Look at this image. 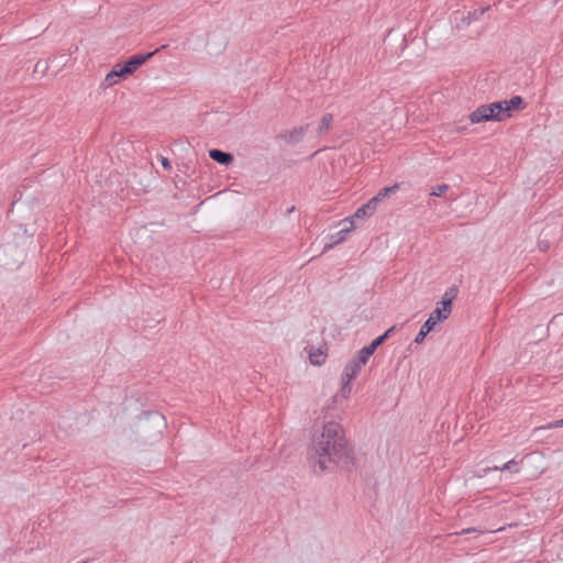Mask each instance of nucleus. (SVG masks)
Wrapping results in <instances>:
<instances>
[{
    "mask_svg": "<svg viewBox=\"0 0 563 563\" xmlns=\"http://www.w3.org/2000/svg\"><path fill=\"white\" fill-rule=\"evenodd\" d=\"M373 354L374 351L372 350V347L366 345L358 351L355 360L364 366Z\"/></svg>",
    "mask_w": 563,
    "mask_h": 563,
    "instance_id": "obj_17",
    "label": "nucleus"
},
{
    "mask_svg": "<svg viewBox=\"0 0 563 563\" xmlns=\"http://www.w3.org/2000/svg\"><path fill=\"white\" fill-rule=\"evenodd\" d=\"M165 426V418L158 412H146L139 420V429L143 432L147 431L150 427H154L156 433L161 434Z\"/></svg>",
    "mask_w": 563,
    "mask_h": 563,
    "instance_id": "obj_3",
    "label": "nucleus"
},
{
    "mask_svg": "<svg viewBox=\"0 0 563 563\" xmlns=\"http://www.w3.org/2000/svg\"><path fill=\"white\" fill-rule=\"evenodd\" d=\"M354 228H356V224H350L349 227L345 225L339 232L331 235L330 242L324 245L322 253H325L327 251L331 250L334 245L343 242L346 238V234Z\"/></svg>",
    "mask_w": 563,
    "mask_h": 563,
    "instance_id": "obj_9",
    "label": "nucleus"
},
{
    "mask_svg": "<svg viewBox=\"0 0 563 563\" xmlns=\"http://www.w3.org/2000/svg\"><path fill=\"white\" fill-rule=\"evenodd\" d=\"M487 10H489V7L477 9L478 18L483 15Z\"/></svg>",
    "mask_w": 563,
    "mask_h": 563,
    "instance_id": "obj_30",
    "label": "nucleus"
},
{
    "mask_svg": "<svg viewBox=\"0 0 563 563\" xmlns=\"http://www.w3.org/2000/svg\"><path fill=\"white\" fill-rule=\"evenodd\" d=\"M471 532H482V530H479L477 528H467V529H463L457 534H466V533H471Z\"/></svg>",
    "mask_w": 563,
    "mask_h": 563,
    "instance_id": "obj_27",
    "label": "nucleus"
},
{
    "mask_svg": "<svg viewBox=\"0 0 563 563\" xmlns=\"http://www.w3.org/2000/svg\"><path fill=\"white\" fill-rule=\"evenodd\" d=\"M118 80H119V78L117 77V73L111 70L107 74L103 85L106 87H110V86H113L114 84H117Z\"/></svg>",
    "mask_w": 563,
    "mask_h": 563,
    "instance_id": "obj_21",
    "label": "nucleus"
},
{
    "mask_svg": "<svg viewBox=\"0 0 563 563\" xmlns=\"http://www.w3.org/2000/svg\"><path fill=\"white\" fill-rule=\"evenodd\" d=\"M478 19L477 10L470 11L466 18H463V21H465L467 24L471 21H475Z\"/></svg>",
    "mask_w": 563,
    "mask_h": 563,
    "instance_id": "obj_25",
    "label": "nucleus"
},
{
    "mask_svg": "<svg viewBox=\"0 0 563 563\" xmlns=\"http://www.w3.org/2000/svg\"><path fill=\"white\" fill-rule=\"evenodd\" d=\"M159 161H161V164L164 167V169H166V170L172 169V164L167 157L161 156Z\"/></svg>",
    "mask_w": 563,
    "mask_h": 563,
    "instance_id": "obj_26",
    "label": "nucleus"
},
{
    "mask_svg": "<svg viewBox=\"0 0 563 563\" xmlns=\"http://www.w3.org/2000/svg\"><path fill=\"white\" fill-rule=\"evenodd\" d=\"M16 252V247L12 245L0 246V266L12 268L16 266L19 261L10 262L7 260L9 254Z\"/></svg>",
    "mask_w": 563,
    "mask_h": 563,
    "instance_id": "obj_13",
    "label": "nucleus"
},
{
    "mask_svg": "<svg viewBox=\"0 0 563 563\" xmlns=\"http://www.w3.org/2000/svg\"><path fill=\"white\" fill-rule=\"evenodd\" d=\"M444 320H446V319L442 318L441 316H437L435 311L433 310L430 313L429 318L421 325L420 331L416 335L415 343H417V344L422 343L424 338L434 329L435 324L438 322H442Z\"/></svg>",
    "mask_w": 563,
    "mask_h": 563,
    "instance_id": "obj_5",
    "label": "nucleus"
},
{
    "mask_svg": "<svg viewBox=\"0 0 563 563\" xmlns=\"http://www.w3.org/2000/svg\"><path fill=\"white\" fill-rule=\"evenodd\" d=\"M472 124H478L487 121H493L494 115L492 114L490 107L487 104L479 106L470 115Z\"/></svg>",
    "mask_w": 563,
    "mask_h": 563,
    "instance_id": "obj_8",
    "label": "nucleus"
},
{
    "mask_svg": "<svg viewBox=\"0 0 563 563\" xmlns=\"http://www.w3.org/2000/svg\"><path fill=\"white\" fill-rule=\"evenodd\" d=\"M327 354L322 349L310 350L309 360L311 364L320 366L325 362Z\"/></svg>",
    "mask_w": 563,
    "mask_h": 563,
    "instance_id": "obj_14",
    "label": "nucleus"
},
{
    "mask_svg": "<svg viewBox=\"0 0 563 563\" xmlns=\"http://www.w3.org/2000/svg\"><path fill=\"white\" fill-rule=\"evenodd\" d=\"M112 70L117 73V77L119 79L120 78H126L128 76L131 75L130 73L125 71V66L123 64H121V63L115 64L113 66Z\"/></svg>",
    "mask_w": 563,
    "mask_h": 563,
    "instance_id": "obj_20",
    "label": "nucleus"
},
{
    "mask_svg": "<svg viewBox=\"0 0 563 563\" xmlns=\"http://www.w3.org/2000/svg\"><path fill=\"white\" fill-rule=\"evenodd\" d=\"M398 189V185H394L391 187H386L379 190L376 197H379V201L386 198L390 192H395Z\"/></svg>",
    "mask_w": 563,
    "mask_h": 563,
    "instance_id": "obj_22",
    "label": "nucleus"
},
{
    "mask_svg": "<svg viewBox=\"0 0 563 563\" xmlns=\"http://www.w3.org/2000/svg\"><path fill=\"white\" fill-rule=\"evenodd\" d=\"M490 107L492 114L494 115L493 121L501 122L508 118H510V113H508V108L505 107L504 101H497L487 104Z\"/></svg>",
    "mask_w": 563,
    "mask_h": 563,
    "instance_id": "obj_10",
    "label": "nucleus"
},
{
    "mask_svg": "<svg viewBox=\"0 0 563 563\" xmlns=\"http://www.w3.org/2000/svg\"><path fill=\"white\" fill-rule=\"evenodd\" d=\"M362 366L363 365L361 363H358L355 358H353L345 365L343 374H342V387H341L340 394L334 396L335 401L339 397H341L343 399L349 398V396L351 394L350 383L357 376Z\"/></svg>",
    "mask_w": 563,
    "mask_h": 563,
    "instance_id": "obj_2",
    "label": "nucleus"
},
{
    "mask_svg": "<svg viewBox=\"0 0 563 563\" xmlns=\"http://www.w3.org/2000/svg\"><path fill=\"white\" fill-rule=\"evenodd\" d=\"M385 342L384 338L382 335L377 336L371 344H368L369 347L375 352L376 349L382 345Z\"/></svg>",
    "mask_w": 563,
    "mask_h": 563,
    "instance_id": "obj_23",
    "label": "nucleus"
},
{
    "mask_svg": "<svg viewBox=\"0 0 563 563\" xmlns=\"http://www.w3.org/2000/svg\"><path fill=\"white\" fill-rule=\"evenodd\" d=\"M309 460L316 474L354 467V452L340 423L329 421L323 424L322 432L312 440Z\"/></svg>",
    "mask_w": 563,
    "mask_h": 563,
    "instance_id": "obj_1",
    "label": "nucleus"
},
{
    "mask_svg": "<svg viewBox=\"0 0 563 563\" xmlns=\"http://www.w3.org/2000/svg\"><path fill=\"white\" fill-rule=\"evenodd\" d=\"M333 122V115L331 113H325L322 115L320 120V124L318 128V134L321 135L324 132L329 131Z\"/></svg>",
    "mask_w": 563,
    "mask_h": 563,
    "instance_id": "obj_16",
    "label": "nucleus"
},
{
    "mask_svg": "<svg viewBox=\"0 0 563 563\" xmlns=\"http://www.w3.org/2000/svg\"><path fill=\"white\" fill-rule=\"evenodd\" d=\"M209 156L210 158H212L214 162L219 163V164H222V165H230L234 157L231 153L229 152H223L221 150H218V148H212L209 151Z\"/></svg>",
    "mask_w": 563,
    "mask_h": 563,
    "instance_id": "obj_11",
    "label": "nucleus"
},
{
    "mask_svg": "<svg viewBox=\"0 0 563 563\" xmlns=\"http://www.w3.org/2000/svg\"><path fill=\"white\" fill-rule=\"evenodd\" d=\"M373 214L374 213L371 210V207L367 203H365L362 207L357 208V210L354 212L352 217L344 219L343 223L355 224V220L366 219Z\"/></svg>",
    "mask_w": 563,
    "mask_h": 563,
    "instance_id": "obj_12",
    "label": "nucleus"
},
{
    "mask_svg": "<svg viewBox=\"0 0 563 563\" xmlns=\"http://www.w3.org/2000/svg\"><path fill=\"white\" fill-rule=\"evenodd\" d=\"M457 295L455 287H450L443 295L439 306L434 309L437 316L448 319L452 311V301Z\"/></svg>",
    "mask_w": 563,
    "mask_h": 563,
    "instance_id": "obj_4",
    "label": "nucleus"
},
{
    "mask_svg": "<svg viewBox=\"0 0 563 563\" xmlns=\"http://www.w3.org/2000/svg\"><path fill=\"white\" fill-rule=\"evenodd\" d=\"M487 10H489V7L477 9L478 18L483 15Z\"/></svg>",
    "mask_w": 563,
    "mask_h": 563,
    "instance_id": "obj_31",
    "label": "nucleus"
},
{
    "mask_svg": "<svg viewBox=\"0 0 563 563\" xmlns=\"http://www.w3.org/2000/svg\"><path fill=\"white\" fill-rule=\"evenodd\" d=\"M154 52H150L146 54H137L131 56L123 65L125 66V71L130 73L131 75L137 70L143 64H145L152 56H154Z\"/></svg>",
    "mask_w": 563,
    "mask_h": 563,
    "instance_id": "obj_7",
    "label": "nucleus"
},
{
    "mask_svg": "<svg viewBox=\"0 0 563 563\" xmlns=\"http://www.w3.org/2000/svg\"><path fill=\"white\" fill-rule=\"evenodd\" d=\"M505 107L508 108V113H510V110H520L525 108V101L520 96H515L510 98L509 100H504Z\"/></svg>",
    "mask_w": 563,
    "mask_h": 563,
    "instance_id": "obj_15",
    "label": "nucleus"
},
{
    "mask_svg": "<svg viewBox=\"0 0 563 563\" xmlns=\"http://www.w3.org/2000/svg\"><path fill=\"white\" fill-rule=\"evenodd\" d=\"M450 189L449 185L446 184H441V185H437V186H432L430 188V192L429 195L432 196V197H441L443 196L448 190Z\"/></svg>",
    "mask_w": 563,
    "mask_h": 563,
    "instance_id": "obj_18",
    "label": "nucleus"
},
{
    "mask_svg": "<svg viewBox=\"0 0 563 563\" xmlns=\"http://www.w3.org/2000/svg\"><path fill=\"white\" fill-rule=\"evenodd\" d=\"M309 124H303L297 128H294L290 131H284L279 134V137H282L286 143L288 144H297L305 137L307 131L309 130Z\"/></svg>",
    "mask_w": 563,
    "mask_h": 563,
    "instance_id": "obj_6",
    "label": "nucleus"
},
{
    "mask_svg": "<svg viewBox=\"0 0 563 563\" xmlns=\"http://www.w3.org/2000/svg\"><path fill=\"white\" fill-rule=\"evenodd\" d=\"M517 462L515 460H510L507 463H505L503 466H494L492 470L494 471H511L517 473L519 470L516 467Z\"/></svg>",
    "mask_w": 563,
    "mask_h": 563,
    "instance_id": "obj_19",
    "label": "nucleus"
},
{
    "mask_svg": "<svg viewBox=\"0 0 563 563\" xmlns=\"http://www.w3.org/2000/svg\"><path fill=\"white\" fill-rule=\"evenodd\" d=\"M394 330H395V327H391V328H389L388 330H386V331L382 334V336L384 338V340H385V341L389 338L390 333H391V332H394Z\"/></svg>",
    "mask_w": 563,
    "mask_h": 563,
    "instance_id": "obj_29",
    "label": "nucleus"
},
{
    "mask_svg": "<svg viewBox=\"0 0 563 563\" xmlns=\"http://www.w3.org/2000/svg\"><path fill=\"white\" fill-rule=\"evenodd\" d=\"M379 197H373L372 199H369L366 203L371 207V210L373 211V213H375L376 209H377V205L379 203Z\"/></svg>",
    "mask_w": 563,
    "mask_h": 563,
    "instance_id": "obj_24",
    "label": "nucleus"
},
{
    "mask_svg": "<svg viewBox=\"0 0 563 563\" xmlns=\"http://www.w3.org/2000/svg\"><path fill=\"white\" fill-rule=\"evenodd\" d=\"M563 427V418L560 420H555L554 422L549 424V428H561Z\"/></svg>",
    "mask_w": 563,
    "mask_h": 563,
    "instance_id": "obj_28",
    "label": "nucleus"
}]
</instances>
